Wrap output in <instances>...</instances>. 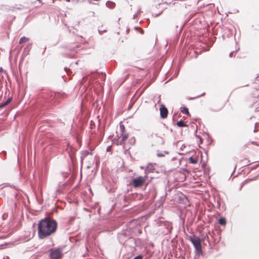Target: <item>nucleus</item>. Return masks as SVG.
<instances>
[{"instance_id": "nucleus-1", "label": "nucleus", "mask_w": 259, "mask_h": 259, "mask_svg": "<svg viewBox=\"0 0 259 259\" xmlns=\"http://www.w3.org/2000/svg\"><path fill=\"white\" fill-rule=\"evenodd\" d=\"M57 223L49 219L41 220L38 224V235L40 239L47 238L56 232Z\"/></svg>"}, {"instance_id": "nucleus-2", "label": "nucleus", "mask_w": 259, "mask_h": 259, "mask_svg": "<svg viewBox=\"0 0 259 259\" xmlns=\"http://www.w3.org/2000/svg\"><path fill=\"white\" fill-rule=\"evenodd\" d=\"M186 8L185 4L180 2H176L170 4L169 10L172 14H179L184 12Z\"/></svg>"}, {"instance_id": "nucleus-3", "label": "nucleus", "mask_w": 259, "mask_h": 259, "mask_svg": "<svg viewBox=\"0 0 259 259\" xmlns=\"http://www.w3.org/2000/svg\"><path fill=\"white\" fill-rule=\"evenodd\" d=\"M189 240L194 246L197 253L202 255L203 252L200 238L198 237L193 236L190 237Z\"/></svg>"}, {"instance_id": "nucleus-4", "label": "nucleus", "mask_w": 259, "mask_h": 259, "mask_svg": "<svg viewBox=\"0 0 259 259\" xmlns=\"http://www.w3.org/2000/svg\"><path fill=\"white\" fill-rule=\"evenodd\" d=\"M147 176H145L144 177L140 176L134 179L132 181V185L135 188L140 187L142 186L146 183Z\"/></svg>"}, {"instance_id": "nucleus-5", "label": "nucleus", "mask_w": 259, "mask_h": 259, "mask_svg": "<svg viewBox=\"0 0 259 259\" xmlns=\"http://www.w3.org/2000/svg\"><path fill=\"white\" fill-rule=\"evenodd\" d=\"M117 137L118 138L117 144L125 147L127 144L126 142L128 139V134L127 133H123L121 134L120 137L117 136ZM115 139L117 140L116 137L115 138Z\"/></svg>"}, {"instance_id": "nucleus-6", "label": "nucleus", "mask_w": 259, "mask_h": 259, "mask_svg": "<svg viewBox=\"0 0 259 259\" xmlns=\"http://www.w3.org/2000/svg\"><path fill=\"white\" fill-rule=\"evenodd\" d=\"M50 256L52 259H59L62 256L61 250L57 248L51 249Z\"/></svg>"}, {"instance_id": "nucleus-7", "label": "nucleus", "mask_w": 259, "mask_h": 259, "mask_svg": "<svg viewBox=\"0 0 259 259\" xmlns=\"http://www.w3.org/2000/svg\"><path fill=\"white\" fill-rule=\"evenodd\" d=\"M153 14H155L156 16H159L162 12V8H161V4H158L155 6H153L152 8Z\"/></svg>"}, {"instance_id": "nucleus-8", "label": "nucleus", "mask_w": 259, "mask_h": 259, "mask_svg": "<svg viewBox=\"0 0 259 259\" xmlns=\"http://www.w3.org/2000/svg\"><path fill=\"white\" fill-rule=\"evenodd\" d=\"M160 113L162 118H165L167 116L168 110L163 105H162L160 108Z\"/></svg>"}, {"instance_id": "nucleus-9", "label": "nucleus", "mask_w": 259, "mask_h": 259, "mask_svg": "<svg viewBox=\"0 0 259 259\" xmlns=\"http://www.w3.org/2000/svg\"><path fill=\"white\" fill-rule=\"evenodd\" d=\"M33 6L35 7H38L42 5V1L41 0H35L32 2Z\"/></svg>"}, {"instance_id": "nucleus-10", "label": "nucleus", "mask_w": 259, "mask_h": 259, "mask_svg": "<svg viewBox=\"0 0 259 259\" xmlns=\"http://www.w3.org/2000/svg\"><path fill=\"white\" fill-rule=\"evenodd\" d=\"M219 224L222 226H225L226 224V219L224 218H220L218 220Z\"/></svg>"}, {"instance_id": "nucleus-11", "label": "nucleus", "mask_w": 259, "mask_h": 259, "mask_svg": "<svg viewBox=\"0 0 259 259\" xmlns=\"http://www.w3.org/2000/svg\"><path fill=\"white\" fill-rule=\"evenodd\" d=\"M177 125L179 127H186L188 125L183 121L180 120L177 122Z\"/></svg>"}, {"instance_id": "nucleus-12", "label": "nucleus", "mask_w": 259, "mask_h": 259, "mask_svg": "<svg viewBox=\"0 0 259 259\" xmlns=\"http://www.w3.org/2000/svg\"><path fill=\"white\" fill-rule=\"evenodd\" d=\"M106 5L110 8H113L115 6V4L111 2H108Z\"/></svg>"}, {"instance_id": "nucleus-13", "label": "nucleus", "mask_w": 259, "mask_h": 259, "mask_svg": "<svg viewBox=\"0 0 259 259\" xmlns=\"http://www.w3.org/2000/svg\"><path fill=\"white\" fill-rule=\"evenodd\" d=\"M28 39H29L28 38H27L26 37H23L20 38V39L19 40V44H22L23 43L26 42V41H27L28 40Z\"/></svg>"}, {"instance_id": "nucleus-14", "label": "nucleus", "mask_w": 259, "mask_h": 259, "mask_svg": "<svg viewBox=\"0 0 259 259\" xmlns=\"http://www.w3.org/2000/svg\"><path fill=\"white\" fill-rule=\"evenodd\" d=\"M181 112H182L183 113H184L189 116L190 115L189 110L187 107L183 108L181 110Z\"/></svg>"}, {"instance_id": "nucleus-15", "label": "nucleus", "mask_w": 259, "mask_h": 259, "mask_svg": "<svg viewBox=\"0 0 259 259\" xmlns=\"http://www.w3.org/2000/svg\"><path fill=\"white\" fill-rule=\"evenodd\" d=\"M189 161L191 163L196 164L197 163V159L192 157L189 158Z\"/></svg>"}, {"instance_id": "nucleus-16", "label": "nucleus", "mask_w": 259, "mask_h": 259, "mask_svg": "<svg viewBox=\"0 0 259 259\" xmlns=\"http://www.w3.org/2000/svg\"><path fill=\"white\" fill-rule=\"evenodd\" d=\"M120 131L121 132V134H123V133H126L125 132V127H124V126L123 125V124H121L120 125Z\"/></svg>"}, {"instance_id": "nucleus-17", "label": "nucleus", "mask_w": 259, "mask_h": 259, "mask_svg": "<svg viewBox=\"0 0 259 259\" xmlns=\"http://www.w3.org/2000/svg\"><path fill=\"white\" fill-rule=\"evenodd\" d=\"M10 101V99H9L7 102H6L4 104H0V108H3L5 106H6Z\"/></svg>"}, {"instance_id": "nucleus-18", "label": "nucleus", "mask_w": 259, "mask_h": 259, "mask_svg": "<svg viewBox=\"0 0 259 259\" xmlns=\"http://www.w3.org/2000/svg\"><path fill=\"white\" fill-rule=\"evenodd\" d=\"M142 258H143L142 256H141V255H139L137 256L133 259H142Z\"/></svg>"}, {"instance_id": "nucleus-19", "label": "nucleus", "mask_w": 259, "mask_h": 259, "mask_svg": "<svg viewBox=\"0 0 259 259\" xmlns=\"http://www.w3.org/2000/svg\"><path fill=\"white\" fill-rule=\"evenodd\" d=\"M89 3H90V4H93V3L91 2V1H90V2H89Z\"/></svg>"}, {"instance_id": "nucleus-20", "label": "nucleus", "mask_w": 259, "mask_h": 259, "mask_svg": "<svg viewBox=\"0 0 259 259\" xmlns=\"http://www.w3.org/2000/svg\"><path fill=\"white\" fill-rule=\"evenodd\" d=\"M232 53H230V56H232Z\"/></svg>"}, {"instance_id": "nucleus-21", "label": "nucleus", "mask_w": 259, "mask_h": 259, "mask_svg": "<svg viewBox=\"0 0 259 259\" xmlns=\"http://www.w3.org/2000/svg\"><path fill=\"white\" fill-rule=\"evenodd\" d=\"M210 4L208 3V4H206V5H210Z\"/></svg>"}, {"instance_id": "nucleus-22", "label": "nucleus", "mask_w": 259, "mask_h": 259, "mask_svg": "<svg viewBox=\"0 0 259 259\" xmlns=\"http://www.w3.org/2000/svg\"><path fill=\"white\" fill-rule=\"evenodd\" d=\"M4 259H5V258H4ZM6 259H9V258L7 257Z\"/></svg>"}]
</instances>
